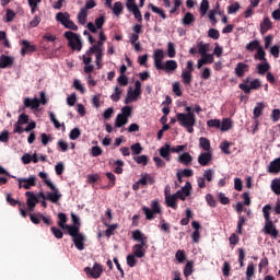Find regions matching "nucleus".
<instances>
[{"label": "nucleus", "mask_w": 280, "mask_h": 280, "mask_svg": "<svg viewBox=\"0 0 280 280\" xmlns=\"http://www.w3.org/2000/svg\"><path fill=\"white\" fill-rule=\"evenodd\" d=\"M176 200L178 197L176 195H168L165 197V203L171 207V209H177Z\"/></svg>", "instance_id": "30"}, {"label": "nucleus", "mask_w": 280, "mask_h": 280, "mask_svg": "<svg viewBox=\"0 0 280 280\" xmlns=\"http://www.w3.org/2000/svg\"><path fill=\"white\" fill-rule=\"evenodd\" d=\"M14 65V57L1 55L0 56V69H10Z\"/></svg>", "instance_id": "16"}, {"label": "nucleus", "mask_w": 280, "mask_h": 280, "mask_svg": "<svg viewBox=\"0 0 280 280\" xmlns=\"http://www.w3.org/2000/svg\"><path fill=\"white\" fill-rule=\"evenodd\" d=\"M106 218L107 219H103V224L105 226H107V229L105 231V236L110 237L112 235L115 234V231H117L119 225L118 224H110V220H113V213L110 211L106 212Z\"/></svg>", "instance_id": "4"}, {"label": "nucleus", "mask_w": 280, "mask_h": 280, "mask_svg": "<svg viewBox=\"0 0 280 280\" xmlns=\"http://www.w3.org/2000/svg\"><path fill=\"white\" fill-rule=\"evenodd\" d=\"M238 89H241V91H243L246 95H249L252 90L257 91V89H261V82L259 79H255L249 83V85L246 83H241Z\"/></svg>", "instance_id": "7"}, {"label": "nucleus", "mask_w": 280, "mask_h": 280, "mask_svg": "<svg viewBox=\"0 0 280 280\" xmlns=\"http://www.w3.org/2000/svg\"><path fill=\"white\" fill-rule=\"evenodd\" d=\"M176 119H177L179 126H182L184 128L185 126H189L190 124H196V114H194V113H189V114L177 113Z\"/></svg>", "instance_id": "3"}, {"label": "nucleus", "mask_w": 280, "mask_h": 280, "mask_svg": "<svg viewBox=\"0 0 280 280\" xmlns=\"http://www.w3.org/2000/svg\"><path fill=\"white\" fill-rule=\"evenodd\" d=\"M135 257H137L135 254L127 256V266H129V268H135V266H137V258Z\"/></svg>", "instance_id": "58"}, {"label": "nucleus", "mask_w": 280, "mask_h": 280, "mask_svg": "<svg viewBox=\"0 0 280 280\" xmlns=\"http://www.w3.org/2000/svg\"><path fill=\"white\" fill-rule=\"evenodd\" d=\"M170 152H172V147L170 143H165L164 147L160 149V156L166 161H170Z\"/></svg>", "instance_id": "27"}, {"label": "nucleus", "mask_w": 280, "mask_h": 280, "mask_svg": "<svg viewBox=\"0 0 280 280\" xmlns=\"http://www.w3.org/2000/svg\"><path fill=\"white\" fill-rule=\"evenodd\" d=\"M7 202L9 205H11V207H16V205H19L20 211H25V209H23V203H21V201L16 200V199L12 198V195H10V194L7 196Z\"/></svg>", "instance_id": "37"}, {"label": "nucleus", "mask_w": 280, "mask_h": 280, "mask_svg": "<svg viewBox=\"0 0 280 280\" xmlns=\"http://www.w3.org/2000/svg\"><path fill=\"white\" fill-rule=\"evenodd\" d=\"M175 195L179 200H187L188 196H191V183L186 182L185 186Z\"/></svg>", "instance_id": "9"}, {"label": "nucleus", "mask_w": 280, "mask_h": 280, "mask_svg": "<svg viewBox=\"0 0 280 280\" xmlns=\"http://www.w3.org/2000/svg\"><path fill=\"white\" fill-rule=\"evenodd\" d=\"M147 244L148 243H140V244L133 245V247H132L133 256L137 257L138 259H143V257H145L144 246Z\"/></svg>", "instance_id": "13"}, {"label": "nucleus", "mask_w": 280, "mask_h": 280, "mask_svg": "<svg viewBox=\"0 0 280 280\" xmlns=\"http://www.w3.org/2000/svg\"><path fill=\"white\" fill-rule=\"evenodd\" d=\"M25 196L27 198L26 205L31 211L32 209H34V207H36V205H38V202H40V200H43V197H40V192L36 195L33 191H26Z\"/></svg>", "instance_id": "6"}, {"label": "nucleus", "mask_w": 280, "mask_h": 280, "mask_svg": "<svg viewBox=\"0 0 280 280\" xmlns=\"http://www.w3.org/2000/svg\"><path fill=\"white\" fill-rule=\"evenodd\" d=\"M19 189H32L36 187V176L32 175L28 178H18Z\"/></svg>", "instance_id": "8"}, {"label": "nucleus", "mask_w": 280, "mask_h": 280, "mask_svg": "<svg viewBox=\"0 0 280 280\" xmlns=\"http://www.w3.org/2000/svg\"><path fill=\"white\" fill-rule=\"evenodd\" d=\"M259 75H264L265 73H268L270 71V63L268 61H265L264 63H259L257 66Z\"/></svg>", "instance_id": "38"}, {"label": "nucleus", "mask_w": 280, "mask_h": 280, "mask_svg": "<svg viewBox=\"0 0 280 280\" xmlns=\"http://www.w3.org/2000/svg\"><path fill=\"white\" fill-rule=\"evenodd\" d=\"M199 12L201 16H205L209 12V0H201Z\"/></svg>", "instance_id": "43"}, {"label": "nucleus", "mask_w": 280, "mask_h": 280, "mask_svg": "<svg viewBox=\"0 0 280 280\" xmlns=\"http://www.w3.org/2000/svg\"><path fill=\"white\" fill-rule=\"evenodd\" d=\"M142 211H161V203H159V200H153L151 203V209L143 207Z\"/></svg>", "instance_id": "47"}, {"label": "nucleus", "mask_w": 280, "mask_h": 280, "mask_svg": "<svg viewBox=\"0 0 280 280\" xmlns=\"http://www.w3.org/2000/svg\"><path fill=\"white\" fill-rule=\"evenodd\" d=\"M130 150L133 154V156H137L143 152V147H141V143L137 142L130 147Z\"/></svg>", "instance_id": "48"}, {"label": "nucleus", "mask_w": 280, "mask_h": 280, "mask_svg": "<svg viewBox=\"0 0 280 280\" xmlns=\"http://www.w3.org/2000/svg\"><path fill=\"white\" fill-rule=\"evenodd\" d=\"M139 95H141V81H136L133 92L131 90V98L135 101Z\"/></svg>", "instance_id": "39"}, {"label": "nucleus", "mask_w": 280, "mask_h": 280, "mask_svg": "<svg viewBox=\"0 0 280 280\" xmlns=\"http://www.w3.org/2000/svg\"><path fill=\"white\" fill-rule=\"evenodd\" d=\"M196 21V18L191 12H187L184 18L182 19L183 25H191Z\"/></svg>", "instance_id": "36"}, {"label": "nucleus", "mask_w": 280, "mask_h": 280, "mask_svg": "<svg viewBox=\"0 0 280 280\" xmlns=\"http://www.w3.org/2000/svg\"><path fill=\"white\" fill-rule=\"evenodd\" d=\"M271 189L273 194H276L277 196H280V179H273L271 182Z\"/></svg>", "instance_id": "52"}, {"label": "nucleus", "mask_w": 280, "mask_h": 280, "mask_svg": "<svg viewBox=\"0 0 280 280\" xmlns=\"http://www.w3.org/2000/svg\"><path fill=\"white\" fill-rule=\"evenodd\" d=\"M175 258L177 259L178 264H183L187 259V256L185 255V250L178 249L175 254Z\"/></svg>", "instance_id": "54"}, {"label": "nucleus", "mask_w": 280, "mask_h": 280, "mask_svg": "<svg viewBox=\"0 0 280 280\" xmlns=\"http://www.w3.org/2000/svg\"><path fill=\"white\" fill-rule=\"evenodd\" d=\"M15 18H16V13L12 9H7V12H5L7 23H12V21H14Z\"/></svg>", "instance_id": "53"}, {"label": "nucleus", "mask_w": 280, "mask_h": 280, "mask_svg": "<svg viewBox=\"0 0 280 280\" xmlns=\"http://www.w3.org/2000/svg\"><path fill=\"white\" fill-rule=\"evenodd\" d=\"M89 16V11L86 9H81L77 15V19L80 23V25L86 24V18Z\"/></svg>", "instance_id": "31"}, {"label": "nucleus", "mask_w": 280, "mask_h": 280, "mask_svg": "<svg viewBox=\"0 0 280 280\" xmlns=\"http://www.w3.org/2000/svg\"><path fill=\"white\" fill-rule=\"evenodd\" d=\"M132 240L140 242V244H148V236H145V234H143L140 230L132 232Z\"/></svg>", "instance_id": "23"}, {"label": "nucleus", "mask_w": 280, "mask_h": 280, "mask_svg": "<svg viewBox=\"0 0 280 280\" xmlns=\"http://www.w3.org/2000/svg\"><path fill=\"white\" fill-rule=\"evenodd\" d=\"M198 51L201 56L207 55V51H209V44H203L202 42H200L198 44Z\"/></svg>", "instance_id": "56"}, {"label": "nucleus", "mask_w": 280, "mask_h": 280, "mask_svg": "<svg viewBox=\"0 0 280 280\" xmlns=\"http://www.w3.org/2000/svg\"><path fill=\"white\" fill-rule=\"evenodd\" d=\"M55 43L56 42V36L51 35V34H46L43 36V40L40 43V49L42 51H48L49 50V47L47 46V44L45 43Z\"/></svg>", "instance_id": "19"}, {"label": "nucleus", "mask_w": 280, "mask_h": 280, "mask_svg": "<svg viewBox=\"0 0 280 280\" xmlns=\"http://www.w3.org/2000/svg\"><path fill=\"white\" fill-rule=\"evenodd\" d=\"M45 185H47V187L51 189V192H47L46 195L45 192H39V197L42 198V200H50V202L54 203L58 202L60 198H62V195L60 194L58 188H56L50 179H45Z\"/></svg>", "instance_id": "1"}, {"label": "nucleus", "mask_w": 280, "mask_h": 280, "mask_svg": "<svg viewBox=\"0 0 280 280\" xmlns=\"http://www.w3.org/2000/svg\"><path fill=\"white\" fill-rule=\"evenodd\" d=\"M84 272L88 277L92 279H100V277H102V273L104 272V268L98 262H95L93 265V268L85 267Z\"/></svg>", "instance_id": "5"}, {"label": "nucleus", "mask_w": 280, "mask_h": 280, "mask_svg": "<svg viewBox=\"0 0 280 280\" xmlns=\"http://www.w3.org/2000/svg\"><path fill=\"white\" fill-rule=\"evenodd\" d=\"M80 135H81L80 129L74 128L70 131L69 137H70L71 141H75V139H80Z\"/></svg>", "instance_id": "64"}, {"label": "nucleus", "mask_w": 280, "mask_h": 280, "mask_svg": "<svg viewBox=\"0 0 280 280\" xmlns=\"http://www.w3.org/2000/svg\"><path fill=\"white\" fill-rule=\"evenodd\" d=\"M58 218H59L58 226H59L60 229H66V228L68 226V225H67V221H68L67 214H65L63 212H60V213L58 214Z\"/></svg>", "instance_id": "44"}, {"label": "nucleus", "mask_w": 280, "mask_h": 280, "mask_svg": "<svg viewBox=\"0 0 280 280\" xmlns=\"http://www.w3.org/2000/svg\"><path fill=\"white\" fill-rule=\"evenodd\" d=\"M24 108H31L32 110H37V108H40V102L38 101L37 97H34V98L25 97Z\"/></svg>", "instance_id": "15"}, {"label": "nucleus", "mask_w": 280, "mask_h": 280, "mask_svg": "<svg viewBox=\"0 0 280 280\" xmlns=\"http://www.w3.org/2000/svg\"><path fill=\"white\" fill-rule=\"evenodd\" d=\"M30 219H31V222H33V224H40V220H43L44 224H47L48 226H50L51 224V218L46 217L45 214H40V213L30 214Z\"/></svg>", "instance_id": "10"}, {"label": "nucleus", "mask_w": 280, "mask_h": 280, "mask_svg": "<svg viewBox=\"0 0 280 280\" xmlns=\"http://www.w3.org/2000/svg\"><path fill=\"white\" fill-rule=\"evenodd\" d=\"M130 115H132V107L125 106V107L121 108L120 116H124L126 119H128V117H130Z\"/></svg>", "instance_id": "63"}, {"label": "nucleus", "mask_w": 280, "mask_h": 280, "mask_svg": "<svg viewBox=\"0 0 280 280\" xmlns=\"http://www.w3.org/2000/svg\"><path fill=\"white\" fill-rule=\"evenodd\" d=\"M213 159V155L211 154V152H202L199 156H198V163L199 165H202V167H207V165H209V163H211V160Z\"/></svg>", "instance_id": "17"}, {"label": "nucleus", "mask_w": 280, "mask_h": 280, "mask_svg": "<svg viewBox=\"0 0 280 280\" xmlns=\"http://www.w3.org/2000/svg\"><path fill=\"white\" fill-rule=\"evenodd\" d=\"M240 2H234L228 7V14H235L240 10Z\"/></svg>", "instance_id": "59"}, {"label": "nucleus", "mask_w": 280, "mask_h": 280, "mask_svg": "<svg viewBox=\"0 0 280 280\" xmlns=\"http://www.w3.org/2000/svg\"><path fill=\"white\" fill-rule=\"evenodd\" d=\"M110 100L113 102H119L121 100V90H119V86L115 88V93L110 95Z\"/></svg>", "instance_id": "60"}, {"label": "nucleus", "mask_w": 280, "mask_h": 280, "mask_svg": "<svg viewBox=\"0 0 280 280\" xmlns=\"http://www.w3.org/2000/svg\"><path fill=\"white\" fill-rule=\"evenodd\" d=\"M165 58V54L163 52V49H155L153 52V60H154V67L155 69H161L163 65V59Z\"/></svg>", "instance_id": "12"}, {"label": "nucleus", "mask_w": 280, "mask_h": 280, "mask_svg": "<svg viewBox=\"0 0 280 280\" xmlns=\"http://www.w3.org/2000/svg\"><path fill=\"white\" fill-rule=\"evenodd\" d=\"M208 36L209 38H213V40H218V38H220V31L215 28H210L208 31Z\"/></svg>", "instance_id": "61"}, {"label": "nucleus", "mask_w": 280, "mask_h": 280, "mask_svg": "<svg viewBox=\"0 0 280 280\" xmlns=\"http://www.w3.org/2000/svg\"><path fill=\"white\" fill-rule=\"evenodd\" d=\"M194 275V261L188 260L184 267V277H191Z\"/></svg>", "instance_id": "34"}, {"label": "nucleus", "mask_w": 280, "mask_h": 280, "mask_svg": "<svg viewBox=\"0 0 280 280\" xmlns=\"http://www.w3.org/2000/svg\"><path fill=\"white\" fill-rule=\"evenodd\" d=\"M235 71V75H237V78H244V74L247 73L248 71V65L244 63V62H238L234 69Z\"/></svg>", "instance_id": "22"}, {"label": "nucleus", "mask_w": 280, "mask_h": 280, "mask_svg": "<svg viewBox=\"0 0 280 280\" xmlns=\"http://www.w3.org/2000/svg\"><path fill=\"white\" fill-rule=\"evenodd\" d=\"M191 78H194L191 72H187L185 70L182 72V80L184 84L189 86L191 84Z\"/></svg>", "instance_id": "42"}, {"label": "nucleus", "mask_w": 280, "mask_h": 280, "mask_svg": "<svg viewBox=\"0 0 280 280\" xmlns=\"http://www.w3.org/2000/svg\"><path fill=\"white\" fill-rule=\"evenodd\" d=\"M264 231L266 235H271V237H278L279 231H277V228H275V224L272 221L265 222Z\"/></svg>", "instance_id": "18"}, {"label": "nucleus", "mask_w": 280, "mask_h": 280, "mask_svg": "<svg viewBox=\"0 0 280 280\" xmlns=\"http://www.w3.org/2000/svg\"><path fill=\"white\" fill-rule=\"evenodd\" d=\"M103 50L102 48H100V46H97V44L93 45L92 47L89 48V50H86L85 56H93V54H102Z\"/></svg>", "instance_id": "51"}, {"label": "nucleus", "mask_w": 280, "mask_h": 280, "mask_svg": "<svg viewBox=\"0 0 280 280\" xmlns=\"http://www.w3.org/2000/svg\"><path fill=\"white\" fill-rule=\"evenodd\" d=\"M167 56L168 58H175L176 57V48L174 47V43L167 44Z\"/></svg>", "instance_id": "57"}, {"label": "nucleus", "mask_w": 280, "mask_h": 280, "mask_svg": "<svg viewBox=\"0 0 280 280\" xmlns=\"http://www.w3.org/2000/svg\"><path fill=\"white\" fill-rule=\"evenodd\" d=\"M260 48L259 40H252L246 45L247 51H255V49L259 50Z\"/></svg>", "instance_id": "50"}, {"label": "nucleus", "mask_w": 280, "mask_h": 280, "mask_svg": "<svg viewBox=\"0 0 280 280\" xmlns=\"http://www.w3.org/2000/svg\"><path fill=\"white\" fill-rule=\"evenodd\" d=\"M199 147L206 152H209V150H211V141L205 137H201L199 138Z\"/></svg>", "instance_id": "35"}, {"label": "nucleus", "mask_w": 280, "mask_h": 280, "mask_svg": "<svg viewBox=\"0 0 280 280\" xmlns=\"http://www.w3.org/2000/svg\"><path fill=\"white\" fill-rule=\"evenodd\" d=\"M191 161H194V158L191 156V154H189V152H184L178 156V162L183 163V165L187 166L191 163Z\"/></svg>", "instance_id": "26"}, {"label": "nucleus", "mask_w": 280, "mask_h": 280, "mask_svg": "<svg viewBox=\"0 0 280 280\" xmlns=\"http://www.w3.org/2000/svg\"><path fill=\"white\" fill-rule=\"evenodd\" d=\"M255 60H260L262 62L268 61L266 59V50L262 47L258 48L257 54L254 56Z\"/></svg>", "instance_id": "45"}, {"label": "nucleus", "mask_w": 280, "mask_h": 280, "mask_svg": "<svg viewBox=\"0 0 280 280\" xmlns=\"http://www.w3.org/2000/svg\"><path fill=\"white\" fill-rule=\"evenodd\" d=\"M162 68H159L158 71H165V73H172L178 69V63L176 60H167L165 63L161 65Z\"/></svg>", "instance_id": "11"}, {"label": "nucleus", "mask_w": 280, "mask_h": 280, "mask_svg": "<svg viewBox=\"0 0 280 280\" xmlns=\"http://www.w3.org/2000/svg\"><path fill=\"white\" fill-rule=\"evenodd\" d=\"M269 30H272V21H270V18H265L260 23V34H267Z\"/></svg>", "instance_id": "24"}, {"label": "nucleus", "mask_w": 280, "mask_h": 280, "mask_svg": "<svg viewBox=\"0 0 280 280\" xmlns=\"http://www.w3.org/2000/svg\"><path fill=\"white\" fill-rule=\"evenodd\" d=\"M148 8L155 14H159V16H161V19H163V20L167 19V14H165V11H163V9L154 5L153 3H149Z\"/></svg>", "instance_id": "29"}, {"label": "nucleus", "mask_w": 280, "mask_h": 280, "mask_svg": "<svg viewBox=\"0 0 280 280\" xmlns=\"http://www.w3.org/2000/svg\"><path fill=\"white\" fill-rule=\"evenodd\" d=\"M36 51V46L31 45L30 40H22L21 56H27V54H34Z\"/></svg>", "instance_id": "14"}, {"label": "nucleus", "mask_w": 280, "mask_h": 280, "mask_svg": "<svg viewBox=\"0 0 280 280\" xmlns=\"http://www.w3.org/2000/svg\"><path fill=\"white\" fill-rule=\"evenodd\" d=\"M68 234L70 235V237H78V235H81L82 233H80V226L79 225H66Z\"/></svg>", "instance_id": "28"}, {"label": "nucleus", "mask_w": 280, "mask_h": 280, "mask_svg": "<svg viewBox=\"0 0 280 280\" xmlns=\"http://www.w3.org/2000/svg\"><path fill=\"white\" fill-rule=\"evenodd\" d=\"M264 108H266V105H264V103H257L253 112L254 119H258V117H261Z\"/></svg>", "instance_id": "33"}, {"label": "nucleus", "mask_w": 280, "mask_h": 280, "mask_svg": "<svg viewBox=\"0 0 280 280\" xmlns=\"http://www.w3.org/2000/svg\"><path fill=\"white\" fill-rule=\"evenodd\" d=\"M133 161H136L138 165H148L150 158H148V155H138L133 158Z\"/></svg>", "instance_id": "46"}, {"label": "nucleus", "mask_w": 280, "mask_h": 280, "mask_svg": "<svg viewBox=\"0 0 280 280\" xmlns=\"http://www.w3.org/2000/svg\"><path fill=\"white\" fill-rule=\"evenodd\" d=\"M129 12H132L135 19L138 20V23H142L143 15L141 14V10H139V7H136L133 9H129Z\"/></svg>", "instance_id": "49"}, {"label": "nucleus", "mask_w": 280, "mask_h": 280, "mask_svg": "<svg viewBox=\"0 0 280 280\" xmlns=\"http://www.w3.org/2000/svg\"><path fill=\"white\" fill-rule=\"evenodd\" d=\"M159 228H160V231H163V233H167V234L172 233V230H170V223L165 222V220H162L160 222Z\"/></svg>", "instance_id": "55"}, {"label": "nucleus", "mask_w": 280, "mask_h": 280, "mask_svg": "<svg viewBox=\"0 0 280 280\" xmlns=\"http://www.w3.org/2000/svg\"><path fill=\"white\" fill-rule=\"evenodd\" d=\"M63 36L67 38L68 45L72 51H82V39H80V35L71 31H67Z\"/></svg>", "instance_id": "2"}, {"label": "nucleus", "mask_w": 280, "mask_h": 280, "mask_svg": "<svg viewBox=\"0 0 280 280\" xmlns=\"http://www.w3.org/2000/svg\"><path fill=\"white\" fill-rule=\"evenodd\" d=\"M56 20L65 26L71 20V15L68 12H59L56 14Z\"/></svg>", "instance_id": "25"}, {"label": "nucleus", "mask_w": 280, "mask_h": 280, "mask_svg": "<svg viewBox=\"0 0 280 280\" xmlns=\"http://www.w3.org/2000/svg\"><path fill=\"white\" fill-rule=\"evenodd\" d=\"M112 10L116 16H119V14L124 12V4L121 3V1L115 2L112 7Z\"/></svg>", "instance_id": "41"}, {"label": "nucleus", "mask_w": 280, "mask_h": 280, "mask_svg": "<svg viewBox=\"0 0 280 280\" xmlns=\"http://www.w3.org/2000/svg\"><path fill=\"white\" fill-rule=\"evenodd\" d=\"M207 126L209 128H221V122H220V119H210L207 121Z\"/></svg>", "instance_id": "62"}, {"label": "nucleus", "mask_w": 280, "mask_h": 280, "mask_svg": "<svg viewBox=\"0 0 280 280\" xmlns=\"http://www.w3.org/2000/svg\"><path fill=\"white\" fill-rule=\"evenodd\" d=\"M221 132H226L233 128V120L231 118H224L221 122Z\"/></svg>", "instance_id": "32"}, {"label": "nucleus", "mask_w": 280, "mask_h": 280, "mask_svg": "<svg viewBox=\"0 0 280 280\" xmlns=\"http://www.w3.org/2000/svg\"><path fill=\"white\" fill-rule=\"evenodd\" d=\"M84 242H86L84 234H79L73 237V244L78 250H84Z\"/></svg>", "instance_id": "21"}, {"label": "nucleus", "mask_w": 280, "mask_h": 280, "mask_svg": "<svg viewBox=\"0 0 280 280\" xmlns=\"http://www.w3.org/2000/svg\"><path fill=\"white\" fill-rule=\"evenodd\" d=\"M126 124H128V118L120 116V114H118L116 116V120H115V127L116 128H121L122 126H126Z\"/></svg>", "instance_id": "40"}, {"label": "nucleus", "mask_w": 280, "mask_h": 280, "mask_svg": "<svg viewBox=\"0 0 280 280\" xmlns=\"http://www.w3.org/2000/svg\"><path fill=\"white\" fill-rule=\"evenodd\" d=\"M267 172L269 174H279L280 172V158L275 159L270 162Z\"/></svg>", "instance_id": "20"}]
</instances>
